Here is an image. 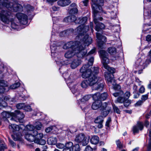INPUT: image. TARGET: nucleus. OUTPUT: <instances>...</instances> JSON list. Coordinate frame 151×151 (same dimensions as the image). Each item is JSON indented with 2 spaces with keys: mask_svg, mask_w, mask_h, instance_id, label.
<instances>
[{
  "mask_svg": "<svg viewBox=\"0 0 151 151\" xmlns=\"http://www.w3.org/2000/svg\"><path fill=\"white\" fill-rule=\"evenodd\" d=\"M94 3L95 5V10L94 11V17L93 21L94 23L96 24V26L95 29L97 31L99 32L101 29H104L105 28V25L102 23H99V20L101 21L103 19L102 17H98V13L96 11L99 12L98 9L101 11L102 9L101 6L103 5V0H92Z\"/></svg>",
  "mask_w": 151,
  "mask_h": 151,
  "instance_id": "nucleus-1",
  "label": "nucleus"
},
{
  "mask_svg": "<svg viewBox=\"0 0 151 151\" xmlns=\"http://www.w3.org/2000/svg\"><path fill=\"white\" fill-rule=\"evenodd\" d=\"M14 18L15 16H13L10 11L2 10L0 12V19L1 21L4 23L8 24L11 22L12 27L14 28L16 26V24L13 22Z\"/></svg>",
  "mask_w": 151,
  "mask_h": 151,
  "instance_id": "nucleus-2",
  "label": "nucleus"
},
{
  "mask_svg": "<svg viewBox=\"0 0 151 151\" xmlns=\"http://www.w3.org/2000/svg\"><path fill=\"white\" fill-rule=\"evenodd\" d=\"M2 5L11 11L17 12L22 10V6L20 4H15L14 0H3Z\"/></svg>",
  "mask_w": 151,
  "mask_h": 151,
  "instance_id": "nucleus-3",
  "label": "nucleus"
},
{
  "mask_svg": "<svg viewBox=\"0 0 151 151\" xmlns=\"http://www.w3.org/2000/svg\"><path fill=\"white\" fill-rule=\"evenodd\" d=\"M99 53L102 59V62L104 68L111 73H115V69L114 68L109 67L107 65L109 62V59L107 57L108 53L104 50H100Z\"/></svg>",
  "mask_w": 151,
  "mask_h": 151,
  "instance_id": "nucleus-4",
  "label": "nucleus"
},
{
  "mask_svg": "<svg viewBox=\"0 0 151 151\" xmlns=\"http://www.w3.org/2000/svg\"><path fill=\"white\" fill-rule=\"evenodd\" d=\"M91 73L90 69L86 70V85L93 86L97 82L100 78L95 75H92Z\"/></svg>",
  "mask_w": 151,
  "mask_h": 151,
  "instance_id": "nucleus-5",
  "label": "nucleus"
},
{
  "mask_svg": "<svg viewBox=\"0 0 151 151\" xmlns=\"http://www.w3.org/2000/svg\"><path fill=\"white\" fill-rule=\"evenodd\" d=\"M78 54L80 57H84L85 56V52L84 47L82 46L80 48L70 50L65 54L66 58H70L73 57L76 54Z\"/></svg>",
  "mask_w": 151,
  "mask_h": 151,
  "instance_id": "nucleus-6",
  "label": "nucleus"
},
{
  "mask_svg": "<svg viewBox=\"0 0 151 151\" xmlns=\"http://www.w3.org/2000/svg\"><path fill=\"white\" fill-rule=\"evenodd\" d=\"M84 42L83 40V42L82 41L80 42L78 41H76L74 42L70 41L68 42L65 44L63 46V48L64 49H67L70 48V50L80 48V47L82 46L85 47Z\"/></svg>",
  "mask_w": 151,
  "mask_h": 151,
  "instance_id": "nucleus-7",
  "label": "nucleus"
},
{
  "mask_svg": "<svg viewBox=\"0 0 151 151\" xmlns=\"http://www.w3.org/2000/svg\"><path fill=\"white\" fill-rule=\"evenodd\" d=\"M80 150L79 145L76 144L73 146V143L69 142L66 143L63 151H79Z\"/></svg>",
  "mask_w": 151,
  "mask_h": 151,
  "instance_id": "nucleus-8",
  "label": "nucleus"
},
{
  "mask_svg": "<svg viewBox=\"0 0 151 151\" xmlns=\"http://www.w3.org/2000/svg\"><path fill=\"white\" fill-rule=\"evenodd\" d=\"M95 52L96 49L94 48L90 51L88 54H86V58L88 59V62L86 64L87 66L88 65L89 67L92 66L94 61V58L92 55L95 53Z\"/></svg>",
  "mask_w": 151,
  "mask_h": 151,
  "instance_id": "nucleus-9",
  "label": "nucleus"
},
{
  "mask_svg": "<svg viewBox=\"0 0 151 151\" xmlns=\"http://www.w3.org/2000/svg\"><path fill=\"white\" fill-rule=\"evenodd\" d=\"M12 117L11 118L12 120H14L17 122H21L22 119L24 117V114L20 112L19 110L15 111L14 113H12Z\"/></svg>",
  "mask_w": 151,
  "mask_h": 151,
  "instance_id": "nucleus-10",
  "label": "nucleus"
},
{
  "mask_svg": "<svg viewBox=\"0 0 151 151\" xmlns=\"http://www.w3.org/2000/svg\"><path fill=\"white\" fill-rule=\"evenodd\" d=\"M85 24H81L75 30V32L78 34V36L76 37V39H79V38L81 39V38H84L85 37Z\"/></svg>",
  "mask_w": 151,
  "mask_h": 151,
  "instance_id": "nucleus-11",
  "label": "nucleus"
},
{
  "mask_svg": "<svg viewBox=\"0 0 151 151\" xmlns=\"http://www.w3.org/2000/svg\"><path fill=\"white\" fill-rule=\"evenodd\" d=\"M149 64L147 60L145 61L141 58H139L137 60L135 63L136 68L139 69V70H142L144 69Z\"/></svg>",
  "mask_w": 151,
  "mask_h": 151,
  "instance_id": "nucleus-12",
  "label": "nucleus"
},
{
  "mask_svg": "<svg viewBox=\"0 0 151 151\" xmlns=\"http://www.w3.org/2000/svg\"><path fill=\"white\" fill-rule=\"evenodd\" d=\"M111 108L107 104L106 102L103 103L101 107L102 110L101 113V116L104 117H106L109 113L111 110Z\"/></svg>",
  "mask_w": 151,
  "mask_h": 151,
  "instance_id": "nucleus-13",
  "label": "nucleus"
},
{
  "mask_svg": "<svg viewBox=\"0 0 151 151\" xmlns=\"http://www.w3.org/2000/svg\"><path fill=\"white\" fill-rule=\"evenodd\" d=\"M16 16L21 24L23 25L27 24L28 18L27 15L22 13H18Z\"/></svg>",
  "mask_w": 151,
  "mask_h": 151,
  "instance_id": "nucleus-14",
  "label": "nucleus"
},
{
  "mask_svg": "<svg viewBox=\"0 0 151 151\" xmlns=\"http://www.w3.org/2000/svg\"><path fill=\"white\" fill-rule=\"evenodd\" d=\"M37 133V131H35L33 132V133L27 132L25 135L24 137L25 139L28 141L30 142H34L35 143V135Z\"/></svg>",
  "mask_w": 151,
  "mask_h": 151,
  "instance_id": "nucleus-15",
  "label": "nucleus"
},
{
  "mask_svg": "<svg viewBox=\"0 0 151 151\" xmlns=\"http://www.w3.org/2000/svg\"><path fill=\"white\" fill-rule=\"evenodd\" d=\"M96 37L99 40L98 42V45L100 47L102 48L104 43L106 42V37L99 33H96Z\"/></svg>",
  "mask_w": 151,
  "mask_h": 151,
  "instance_id": "nucleus-16",
  "label": "nucleus"
},
{
  "mask_svg": "<svg viewBox=\"0 0 151 151\" xmlns=\"http://www.w3.org/2000/svg\"><path fill=\"white\" fill-rule=\"evenodd\" d=\"M8 89L7 82L3 80H0V93H4Z\"/></svg>",
  "mask_w": 151,
  "mask_h": 151,
  "instance_id": "nucleus-17",
  "label": "nucleus"
},
{
  "mask_svg": "<svg viewBox=\"0 0 151 151\" xmlns=\"http://www.w3.org/2000/svg\"><path fill=\"white\" fill-rule=\"evenodd\" d=\"M85 136L83 133H81L78 134L76 136L75 139V141L77 143H82L83 146L84 145L83 142L84 140Z\"/></svg>",
  "mask_w": 151,
  "mask_h": 151,
  "instance_id": "nucleus-18",
  "label": "nucleus"
},
{
  "mask_svg": "<svg viewBox=\"0 0 151 151\" xmlns=\"http://www.w3.org/2000/svg\"><path fill=\"white\" fill-rule=\"evenodd\" d=\"M102 80L101 78H100L97 82L93 85L95 90H101L103 89L104 87V83H102Z\"/></svg>",
  "mask_w": 151,
  "mask_h": 151,
  "instance_id": "nucleus-19",
  "label": "nucleus"
},
{
  "mask_svg": "<svg viewBox=\"0 0 151 151\" xmlns=\"http://www.w3.org/2000/svg\"><path fill=\"white\" fill-rule=\"evenodd\" d=\"M143 128V124L142 122L138 123L137 125L133 127V131L134 133L138 132L139 130H142Z\"/></svg>",
  "mask_w": 151,
  "mask_h": 151,
  "instance_id": "nucleus-20",
  "label": "nucleus"
},
{
  "mask_svg": "<svg viewBox=\"0 0 151 151\" xmlns=\"http://www.w3.org/2000/svg\"><path fill=\"white\" fill-rule=\"evenodd\" d=\"M103 104L102 103L101 101H95L92 105V108L94 110H96L99 108L101 109V107Z\"/></svg>",
  "mask_w": 151,
  "mask_h": 151,
  "instance_id": "nucleus-21",
  "label": "nucleus"
},
{
  "mask_svg": "<svg viewBox=\"0 0 151 151\" xmlns=\"http://www.w3.org/2000/svg\"><path fill=\"white\" fill-rule=\"evenodd\" d=\"M71 3L69 0H60L57 2L58 5L62 6H65L68 5Z\"/></svg>",
  "mask_w": 151,
  "mask_h": 151,
  "instance_id": "nucleus-22",
  "label": "nucleus"
},
{
  "mask_svg": "<svg viewBox=\"0 0 151 151\" xmlns=\"http://www.w3.org/2000/svg\"><path fill=\"white\" fill-rule=\"evenodd\" d=\"M91 66L89 67L88 65L87 66L86 65V70L90 69L91 70L92 75H95L96 76V75L99 73V68L98 67H95L94 68H92V69H91Z\"/></svg>",
  "mask_w": 151,
  "mask_h": 151,
  "instance_id": "nucleus-23",
  "label": "nucleus"
},
{
  "mask_svg": "<svg viewBox=\"0 0 151 151\" xmlns=\"http://www.w3.org/2000/svg\"><path fill=\"white\" fill-rule=\"evenodd\" d=\"M9 128L13 133L18 132L19 129V126L15 124L10 125Z\"/></svg>",
  "mask_w": 151,
  "mask_h": 151,
  "instance_id": "nucleus-24",
  "label": "nucleus"
},
{
  "mask_svg": "<svg viewBox=\"0 0 151 151\" xmlns=\"http://www.w3.org/2000/svg\"><path fill=\"white\" fill-rule=\"evenodd\" d=\"M104 75L106 80L109 83H111L113 82H114L115 80L113 79L111 77V74L110 73L107 72H105L104 73Z\"/></svg>",
  "mask_w": 151,
  "mask_h": 151,
  "instance_id": "nucleus-25",
  "label": "nucleus"
},
{
  "mask_svg": "<svg viewBox=\"0 0 151 151\" xmlns=\"http://www.w3.org/2000/svg\"><path fill=\"white\" fill-rule=\"evenodd\" d=\"M77 19L75 16L74 15H72L65 18L64 20L66 21H67L68 22H74L76 23V20Z\"/></svg>",
  "mask_w": 151,
  "mask_h": 151,
  "instance_id": "nucleus-26",
  "label": "nucleus"
},
{
  "mask_svg": "<svg viewBox=\"0 0 151 151\" xmlns=\"http://www.w3.org/2000/svg\"><path fill=\"white\" fill-rule=\"evenodd\" d=\"M1 116L2 119L5 120L7 118H9L10 116L12 117V113H10L6 111H4L1 114Z\"/></svg>",
  "mask_w": 151,
  "mask_h": 151,
  "instance_id": "nucleus-27",
  "label": "nucleus"
},
{
  "mask_svg": "<svg viewBox=\"0 0 151 151\" xmlns=\"http://www.w3.org/2000/svg\"><path fill=\"white\" fill-rule=\"evenodd\" d=\"M56 142L57 139L55 137H50L47 140V143L50 145H54L56 144Z\"/></svg>",
  "mask_w": 151,
  "mask_h": 151,
  "instance_id": "nucleus-28",
  "label": "nucleus"
},
{
  "mask_svg": "<svg viewBox=\"0 0 151 151\" xmlns=\"http://www.w3.org/2000/svg\"><path fill=\"white\" fill-rule=\"evenodd\" d=\"M99 141V138L97 136L94 135L91 138L90 141L91 143L93 144H97Z\"/></svg>",
  "mask_w": 151,
  "mask_h": 151,
  "instance_id": "nucleus-29",
  "label": "nucleus"
},
{
  "mask_svg": "<svg viewBox=\"0 0 151 151\" xmlns=\"http://www.w3.org/2000/svg\"><path fill=\"white\" fill-rule=\"evenodd\" d=\"M13 133L14 134H12V137L14 140L17 141L21 139V137L20 135V134L18 132Z\"/></svg>",
  "mask_w": 151,
  "mask_h": 151,
  "instance_id": "nucleus-30",
  "label": "nucleus"
},
{
  "mask_svg": "<svg viewBox=\"0 0 151 151\" xmlns=\"http://www.w3.org/2000/svg\"><path fill=\"white\" fill-rule=\"evenodd\" d=\"M80 64V61L78 59L74 60L72 61L71 64V67L72 69H74L76 68Z\"/></svg>",
  "mask_w": 151,
  "mask_h": 151,
  "instance_id": "nucleus-31",
  "label": "nucleus"
},
{
  "mask_svg": "<svg viewBox=\"0 0 151 151\" xmlns=\"http://www.w3.org/2000/svg\"><path fill=\"white\" fill-rule=\"evenodd\" d=\"M92 42V40L91 37L88 35L86 34V46H88Z\"/></svg>",
  "mask_w": 151,
  "mask_h": 151,
  "instance_id": "nucleus-32",
  "label": "nucleus"
},
{
  "mask_svg": "<svg viewBox=\"0 0 151 151\" xmlns=\"http://www.w3.org/2000/svg\"><path fill=\"white\" fill-rule=\"evenodd\" d=\"M85 18L84 17L78 18L76 20V24H84L85 23Z\"/></svg>",
  "mask_w": 151,
  "mask_h": 151,
  "instance_id": "nucleus-33",
  "label": "nucleus"
},
{
  "mask_svg": "<svg viewBox=\"0 0 151 151\" xmlns=\"http://www.w3.org/2000/svg\"><path fill=\"white\" fill-rule=\"evenodd\" d=\"M35 127L31 125H28L26 126V129L27 130L30 132L29 133H33V132L35 131Z\"/></svg>",
  "mask_w": 151,
  "mask_h": 151,
  "instance_id": "nucleus-34",
  "label": "nucleus"
},
{
  "mask_svg": "<svg viewBox=\"0 0 151 151\" xmlns=\"http://www.w3.org/2000/svg\"><path fill=\"white\" fill-rule=\"evenodd\" d=\"M85 99L83 97L81 100L79 105L82 110L84 111Z\"/></svg>",
  "mask_w": 151,
  "mask_h": 151,
  "instance_id": "nucleus-35",
  "label": "nucleus"
},
{
  "mask_svg": "<svg viewBox=\"0 0 151 151\" xmlns=\"http://www.w3.org/2000/svg\"><path fill=\"white\" fill-rule=\"evenodd\" d=\"M100 96V93H97L93 95V98L94 100L95 101H101Z\"/></svg>",
  "mask_w": 151,
  "mask_h": 151,
  "instance_id": "nucleus-36",
  "label": "nucleus"
},
{
  "mask_svg": "<svg viewBox=\"0 0 151 151\" xmlns=\"http://www.w3.org/2000/svg\"><path fill=\"white\" fill-rule=\"evenodd\" d=\"M103 117L101 116H99L96 118L94 121L95 123H102L104 121Z\"/></svg>",
  "mask_w": 151,
  "mask_h": 151,
  "instance_id": "nucleus-37",
  "label": "nucleus"
},
{
  "mask_svg": "<svg viewBox=\"0 0 151 151\" xmlns=\"http://www.w3.org/2000/svg\"><path fill=\"white\" fill-rule=\"evenodd\" d=\"M108 51L110 54L112 55L115 54L116 52V49L114 47L109 48L108 49Z\"/></svg>",
  "mask_w": 151,
  "mask_h": 151,
  "instance_id": "nucleus-38",
  "label": "nucleus"
},
{
  "mask_svg": "<svg viewBox=\"0 0 151 151\" xmlns=\"http://www.w3.org/2000/svg\"><path fill=\"white\" fill-rule=\"evenodd\" d=\"M35 143L41 145H44L46 143V141L45 140L43 139H36Z\"/></svg>",
  "mask_w": 151,
  "mask_h": 151,
  "instance_id": "nucleus-39",
  "label": "nucleus"
},
{
  "mask_svg": "<svg viewBox=\"0 0 151 151\" xmlns=\"http://www.w3.org/2000/svg\"><path fill=\"white\" fill-rule=\"evenodd\" d=\"M80 72L83 78H85V66L83 65L80 69Z\"/></svg>",
  "mask_w": 151,
  "mask_h": 151,
  "instance_id": "nucleus-40",
  "label": "nucleus"
},
{
  "mask_svg": "<svg viewBox=\"0 0 151 151\" xmlns=\"http://www.w3.org/2000/svg\"><path fill=\"white\" fill-rule=\"evenodd\" d=\"M125 99L124 98L119 96L118 98L115 101V103H124V101H125Z\"/></svg>",
  "mask_w": 151,
  "mask_h": 151,
  "instance_id": "nucleus-41",
  "label": "nucleus"
},
{
  "mask_svg": "<svg viewBox=\"0 0 151 151\" xmlns=\"http://www.w3.org/2000/svg\"><path fill=\"white\" fill-rule=\"evenodd\" d=\"M71 90L72 92L74 94L78 92V87L76 85L73 86L71 88Z\"/></svg>",
  "mask_w": 151,
  "mask_h": 151,
  "instance_id": "nucleus-42",
  "label": "nucleus"
},
{
  "mask_svg": "<svg viewBox=\"0 0 151 151\" xmlns=\"http://www.w3.org/2000/svg\"><path fill=\"white\" fill-rule=\"evenodd\" d=\"M100 100H104L107 98V94L106 93H104L102 94H100Z\"/></svg>",
  "mask_w": 151,
  "mask_h": 151,
  "instance_id": "nucleus-43",
  "label": "nucleus"
},
{
  "mask_svg": "<svg viewBox=\"0 0 151 151\" xmlns=\"http://www.w3.org/2000/svg\"><path fill=\"white\" fill-rule=\"evenodd\" d=\"M132 102V101L130 100L125 99L124 103V105L125 107H127Z\"/></svg>",
  "mask_w": 151,
  "mask_h": 151,
  "instance_id": "nucleus-44",
  "label": "nucleus"
},
{
  "mask_svg": "<svg viewBox=\"0 0 151 151\" xmlns=\"http://www.w3.org/2000/svg\"><path fill=\"white\" fill-rule=\"evenodd\" d=\"M116 143L117 145V147L119 149H121L123 147L122 144L120 142L119 140L116 141Z\"/></svg>",
  "mask_w": 151,
  "mask_h": 151,
  "instance_id": "nucleus-45",
  "label": "nucleus"
},
{
  "mask_svg": "<svg viewBox=\"0 0 151 151\" xmlns=\"http://www.w3.org/2000/svg\"><path fill=\"white\" fill-rule=\"evenodd\" d=\"M107 14L108 15H110V17L111 19H114L116 18V15L115 12H108Z\"/></svg>",
  "mask_w": 151,
  "mask_h": 151,
  "instance_id": "nucleus-46",
  "label": "nucleus"
},
{
  "mask_svg": "<svg viewBox=\"0 0 151 151\" xmlns=\"http://www.w3.org/2000/svg\"><path fill=\"white\" fill-rule=\"evenodd\" d=\"M43 137V135L42 133H40L38 134L37 133L35 135V139L39 140L42 139Z\"/></svg>",
  "mask_w": 151,
  "mask_h": 151,
  "instance_id": "nucleus-47",
  "label": "nucleus"
},
{
  "mask_svg": "<svg viewBox=\"0 0 151 151\" xmlns=\"http://www.w3.org/2000/svg\"><path fill=\"white\" fill-rule=\"evenodd\" d=\"M149 136L150 139L148 148L149 151H151V129L149 131Z\"/></svg>",
  "mask_w": 151,
  "mask_h": 151,
  "instance_id": "nucleus-48",
  "label": "nucleus"
},
{
  "mask_svg": "<svg viewBox=\"0 0 151 151\" xmlns=\"http://www.w3.org/2000/svg\"><path fill=\"white\" fill-rule=\"evenodd\" d=\"M124 94L123 92L122 91H120L119 92H116L113 94V95L115 97H117V96H119L122 95Z\"/></svg>",
  "mask_w": 151,
  "mask_h": 151,
  "instance_id": "nucleus-49",
  "label": "nucleus"
},
{
  "mask_svg": "<svg viewBox=\"0 0 151 151\" xmlns=\"http://www.w3.org/2000/svg\"><path fill=\"white\" fill-rule=\"evenodd\" d=\"M20 85V84L19 83H16L10 86V88L12 89H15L19 87Z\"/></svg>",
  "mask_w": 151,
  "mask_h": 151,
  "instance_id": "nucleus-50",
  "label": "nucleus"
},
{
  "mask_svg": "<svg viewBox=\"0 0 151 151\" xmlns=\"http://www.w3.org/2000/svg\"><path fill=\"white\" fill-rule=\"evenodd\" d=\"M78 9L77 8H75L74 9L70 10L69 11L70 13L71 14H77L78 12Z\"/></svg>",
  "mask_w": 151,
  "mask_h": 151,
  "instance_id": "nucleus-51",
  "label": "nucleus"
},
{
  "mask_svg": "<svg viewBox=\"0 0 151 151\" xmlns=\"http://www.w3.org/2000/svg\"><path fill=\"white\" fill-rule=\"evenodd\" d=\"M24 106V103H19L16 105V107L18 109H23Z\"/></svg>",
  "mask_w": 151,
  "mask_h": 151,
  "instance_id": "nucleus-52",
  "label": "nucleus"
},
{
  "mask_svg": "<svg viewBox=\"0 0 151 151\" xmlns=\"http://www.w3.org/2000/svg\"><path fill=\"white\" fill-rule=\"evenodd\" d=\"M73 75H71L68 78V82L69 83H72L73 82V80L74 79L73 78Z\"/></svg>",
  "mask_w": 151,
  "mask_h": 151,
  "instance_id": "nucleus-53",
  "label": "nucleus"
},
{
  "mask_svg": "<svg viewBox=\"0 0 151 151\" xmlns=\"http://www.w3.org/2000/svg\"><path fill=\"white\" fill-rule=\"evenodd\" d=\"M23 109L27 111H31V108L30 106H26L25 104Z\"/></svg>",
  "mask_w": 151,
  "mask_h": 151,
  "instance_id": "nucleus-54",
  "label": "nucleus"
},
{
  "mask_svg": "<svg viewBox=\"0 0 151 151\" xmlns=\"http://www.w3.org/2000/svg\"><path fill=\"white\" fill-rule=\"evenodd\" d=\"M113 107L115 112H116L117 114H120V111L117 107L115 105H113Z\"/></svg>",
  "mask_w": 151,
  "mask_h": 151,
  "instance_id": "nucleus-55",
  "label": "nucleus"
},
{
  "mask_svg": "<svg viewBox=\"0 0 151 151\" xmlns=\"http://www.w3.org/2000/svg\"><path fill=\"white\" fill-rule=\"evenodd\" d=\"M42 127V125L41 124L40 122H38L37 123V124L36 125L35 128L37 130H40L41 129Z\"/></svg>",
  "mask_w": 151,
  "mask_h": 151,
  "instance_id": "nucleus-56",
  "label": "nucleus"
},
{
  "mask_svg": "<svg viewBox=\"0 0 151 151\" xmlns=\"http://www.w3.org/2000/svg\"><path fill=\"white\" fill-rule=\"evenodd\" d=\"M111 118L110 117H109L108 118V119L106 122V124H105V125L107 127H109V125H110V123L111 122Z\"/></svg>",
  "mask_w": 151,
  "mask_h": 151,
  "instance_id": "nucleus-57",
  "label": "nucleus"
},
{
  "mask_svg": "<svg viewBox=\"0 0 151 151\" xmlns=\"http://www.w3.org/2000/svg\"><path fill=\"white\" fill-rule=\"evenodd\" d=\"M69 7L70 10H71V9H74L75 8H77V5L75 3H73L70 5Z\"/></svg>",
  "mask_w": 151,
  "mask_h": 151,
  "instance_id": "nucleus-58",
  "label": "nucleus"
},
{
  "mask_svg": "<svg viewBox=\"0 0 151 151\" xmlns=\"http://www.w3.org/2000/svg\"><path fill=\"white\" fill-rule=\"evenodd\" d=\"M57 147L59 149H62L64 148L65 146L63 144L61 143H58L56 145Z\"/></svg>",
  "mask_w": 151,
  "mask_h": 151,
  "instance_id": "nucleus-59",
  "label": "nucleus"
},
{
  "mask_svg": "<svg viewBox=\"0 0 151 151\" xmlns=\"http://www.w3.org/2000/svg\"><path fill=\"white\" fill-rule=\"evenodd\" d=\"M50 48L51 49L52 54V53H54L56 48L55 45H51L50 46Z\"/></svg>",
  "mask_w": 151,
  "mask_h": 151,
  "instance_id": "nucleus-60",
  "label": "nucleus"
},
{
  "mask_svg": "<svg viewBox=\"0 0 151 151\" xmlns=\"http://www.w3.org/2000/svg\"><path fill=\"white\" fill-rule=\"evenodd\" d=\"M148 98V95L147 94H146L145 95H143L142 96L141 99L143 102L147 100Z\"/></svg>",
  "mask_w": 151,
  "mask_h": 151,
  "instance_id": "nucleus-61",
  "label": "nucleus"
},
{
  "mask_svg": "<svg viewBox=\"0 0 151 151\" xmlns=\"http://www.w3.org/2000/svg\"><path fill=\"white\" fill-rule=\"evenodd\" d=\"M7 148L6 147L4 144L1 145L0 146V151H4V150Z\"/></svg>",
  "mask_w": 151,
  "mask_h": 151,
  "instance_id": "nucleus-62",
  "label": "nucleus"
},
{
  "mask_svg": "<svg viewBox=\"0 0 151 151\" xmlns=\"http://www.w3.org/2000/svg\"><path fill=\"white\" fill-rule=\"evenodd\" d=\"M143 101L142 100H139L135 104V106H139L141 105L143 103Z\"/></svg>",
  "mask_w": 151,
  "mask_h": 151,
  "instance_id": "nucleus-63",
  "label": "nucleus"
},
{
  "mask_svg": "<svg viewBox=\"0 0 151 151\" xmlns=\"http://www.w3.org/2000/svg\"><path fill=\"white\" fill-rule=\"evenodd\" d=\"M86 151H93V149L89 146H87L86 147Z\"/></svg>",
  "mask_w": 151,
  "mask_h": 151,
  "instance_id": "nucleus-64",
  "label": "nucleus"
}]
</instances>
